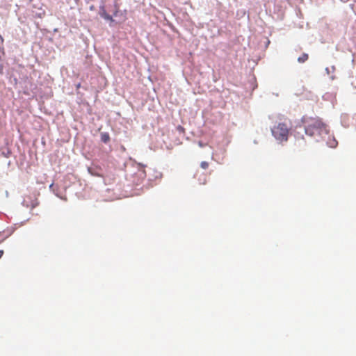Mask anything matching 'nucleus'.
I'll return each mask as SVG.
<instances>
[{"instance_id":"2","label":"nucleus","mask_w":356,"mask_h":356,"mask_svg":"<svg viewBox=\"0 0 356 356\" xmlns=\"http://www.w3.org/2000/svg\"><path fill=\"white\" fill-rule=\"evenodd\" d=\"M290 125L286 122H279L271 129L273 136L280 142L288 140Z\"/></svg>"},{"instance_id":"8","label":"nucleus","mask_w":356,"mask_h":356,"mask_svg":"<svg viewBox=\"0 0 356 356\" xmlns=\"http://www.w3.org/2000/svg\"><path fill=\"white\" fill-rule=\"evenodd\" d=\"M3 250H0V259L2 257V256L3 255Z\"/></svg>"},{"instance_id":"3","label":"nucleus","mask_w":356,"mask_h":356,"mask_svg":"<svg viewBox=\"0 0 356 356\" xmlns=\"http://www.w3.org/2000/svg\"><path fill=\"white\" fill-rule=\"evenodd\" d=\"M100 16L103 17L104 19L109 21L110 22H113L114 19L112 16L108 15L104 7L102 8L100 11Z\"/></svg>"},{"instance_id":"1","label":"nucleus","mask_w":356,"mask_h":356,"mask_svg":"<svg viewBox=\"0 0 356 356\" xmlns=\"http://www.w3.org/2000/svg\"><path fill=\"white\" fill-rule=\"evenodd\" d=\"M302 122L306 134L310 136L327 134L326 125L319 118L304 117Z\"/></svg>"},{"instance_id":"9","label":"nucleus","mask_w":356,"mask_h":356,"mask_svg":"<svg viewBox=\"0 0 356 356\" xmlns=\"http://www.w3.org/2000/svg\"><path fill=\"white\" fill-rule=\"evenodd\" d=\"M0 42H1V44H3V38L1 36V35H0Z\"/></svg>"},{"instance_id":"10","label":"nucleus","mask_w":356,"mask_h":356,"mask_svg":"<svg viewBox=\"0 0 356 356\" xmlns=\"http://www.w3.org/2000/svg\"><path fill=\"white\" fill-rule=\"evenodd\" d=\"M118 10H115L113 15L116 17L118 15Z\"/></svg>"},{"instance_id":"6","label":"nucleus","mask_w":356,"mask_h":356,"mask_svg":"<svg viewBox=\"0 0 356 356\" xmlns=\"http://www.w3.org/2000/svg\"><path fill=\"white\" fill-rule=\"evenodd\" d=\"M200 166L203 168V169H207L208 167H209V163L207 162V161H202L201 163H200Z\"/></svg>"},{"instance_id":"4","label":"nucleus","mask_w":356,"mask_h":356,"mask_svg":"<svg viewBox=\"0 0 356 356\" xmlns=\"http://www.w3.org/2000/svg\"><path fill=\"white\" fill-rule=\"evenodd\" d=\"M101 140L104 143H107L110 140V136L108 133L104 132L101 134Z\"/></svg>"},{"instance_id":"11","label":"nucleus","mask_w":356,"mask_h":356,"mask_svg":"<svg viewBox=\"0 0 356 356\" xmlns=\"http://www.w3.org/2000/svg\"><path fill=\"white\" fill-rule=\"evenodd\" d=\"M206 181H207V180H206V178L204 177L202 184H205Z\"/></svg>"},{"instance_id":"5","label":"nucleus","mask_w":356,"mask_h":356,"mask_svg":"<svg viewBox=\"0 0 356 356\" xmlns=\"http://www.w3.org/2000/svg\"><path fill=\"white\" fill-rule=\"evenodd\" d=\"M309 58V56L306 53H303L298 58V61L300 63H303L307 61Z\"/></svg>"},{"instance_id":"7","label":"nucleus","mask_w":356,"mask_h":356,"mask_svg":"<svg viewBox=\"0 0 356 356\" xmlns=\"http://www.w3.org/2000/svg\"><path fill=\"white\" fill-rule=\"evenodd\" d=\"M177 130H179L181 132H184V127L180 126V125L177 127Z\"/></svg>"}]
</instances>
